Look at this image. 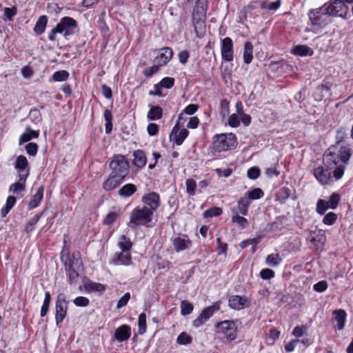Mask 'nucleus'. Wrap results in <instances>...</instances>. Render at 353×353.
<instances>
[{"label":"nucleus","instance_id":"obj_50","mask_svg":"<svg viewBox=\"0 0 353 353\" xmlns=\"http://www.w3.org/2000/svg\"><path fill=\"white\" fill-rule=\"evenodd\" d=\"M223 212L222 209L219 207H214L205 210L203 213V216L205 218H212L213 216H219Z\"/></svg>","mask_w":353,"mask_h":353},{"label":"nucleus","instance_id":"obj_9","mask_svg":"<svg viewBox=\"0 0 353 353\" xmlns=\"http://www.w3.org/2000/svg\"><path fill=\"white\" fill-rule=\"evenodd\" d=\"M184 121L177 120L170 134V140L176 145H181L189 134L188 130L183 128Z\"/></svg>","mask_w":353,"mask_h":353},{"label":"nucleus","instance_id":"obj_32","mask_svg":"<svg viewBox=\"0 0 353 353\" xmlns=\"http://www.w3.org/2000/svg\"><path fill=\"white\" fill-rule=\"evenodd\" d=\"M39 137V132L32 130L29 128L26 129V131L22 134L19 137V144L21 145L32 139L37 138Z\"/></svg>","mask_w":353,"mask_h":353},{"label":"nucleus","instance_id":"obj_15","mask_svg":"<svg viewBox=\"0 0 353 353\" xmlns=\"http://www.w3.org/2000/svg\"><path fill=\"white\" fill-rule=\"evenodd\" d=\"M172 244L174 249L176 252H180L181 251L188 250L192 247V241L185 234L174 237L172 239Z\"/></svg>","mask_w":353,"mask_h":353},{"label":"nucleus","instance_id":"obj_30","mask_svg":"<svg viewBox=\"0 0 353 353\" xmlns=\"http://www.w3.org/2000/svg\"><path fill=\"white\" fill-rule=\"evenodd\" d=\"M282 258L278 253L268 254L265 258V264L270 267H277L282 263Z\"/></svg>","mask_w":353,"mask_h":353},{"label":"nucleus","instance_id":"obj_19","mask_svg":"<svg viewBox=\"0 0 353 353\" xmlns=\"http://www.w3.org/2000/svg\"><path fill=\"white\" fill-rule=\"evenodd\" d=\"M29 173L19 174V181L10 185L9 188L10 192H12L14 194H18L25 190L26 181L28 178Z\"/></svg>","mask_w":353,"mask_h":353},{"label":"nucleus","instance_id":"obj_43","mask_svg":"<svg viewBox=\"0 0 353 353\" xmlns=\"http://www.w3.org/2000/svg\"><path fill=\"white\" fill-rule=\"evenodd\" d=\"M232 222L238 224L242 228H244L248 225V220L243 216L239 215L236 211H233Z\"/></svg>","mask_w":353,"mask_h":353},{"label":"nucleus","instance_id":"obj_16","mask_svg":"<svg viewBox=\"0 0 353 353\" xmlns=\"http://www.w3.org/2000/svg\"><path fill=\"white\" fill-rule=\"evenodd\" d=\"M249 301L245 296L232 295L228 300L230 308L235 310H241L248 305Z\"/></svg>","mask_w":353,"mask_h":353},{"label":"nucleus","instance_id":"obj_35","mask_svg":"<svg viewBox=\"0 0 353 353\" xmlns=\"http://www.w3.org/2000/svg\"><path fill=\"white\" fill-rule=\"evenodd\" d=\"M48 23V18L45 15L41 16L37 20L34 30L37 34H41L44 32Z\"/></svg>","mask_w":353,"mask_h":353},{"label":"nucleus","instance_id":"obj_14","mask_svg":"<svg viewBox=\"0 0 353 353\" xmlns=\"http://www.w3.org/2000/svg\"><path fill=\"white\" fill-rule=\"evenodd\" d=\"M221 54L223 61L230 62L234 59V46L231 38L225 37L221 41Z\"/></svg>","mask_w":353,"mask_h":353},{"label":"nucleus","instance_id":"obj_8","mask_svg":"<svg viewBox=\"0 0 353 353\" xmlns=\"http://www.w3.org/2000/svg\"><path fill=\"white\" fill-rule=\"evenodd\" d=\"M325 14L332 17L346 18L348 7L342 0H334L331 3L323 5Z\"/></svg>","mask_w":353,"mask_h":353},{"label":"nucleus","instance_id":"obj_64","mask_svg":"<svg viewBox=\"0 0 353 353\" xmlns=\"http://www.w3.org/2000/svg\"><path fill=\"white\" fill-rule=\"evenodd\" d=\"M199 123V119L196 117H192L190 118L187 127L191 129H195L198 127Z\"/></svg>","mask_w":353,"mask_h":353},{"label":"nucleus","instance_id":"obj_59","mask_svg":"<svg viewBox=\"0 0 353 353\" xmlns=\"http://www.w3.org/2000/svg\"><path fill=\"white\" fill-rule=\"evenodd\" d=\"M130 299V294L126 292L118 301L117 308L119 309L125 306Z\"/></svg>","mask_w":353,"mask_h":353},{"label":"nucleus","instance_id":"obj_29","mask_svg":"<svg viewBox=\"0 0 353 353\" xmlns=\"http://www.w3.org/2000/svg\"><path fill=\"white\" fill-rule=\"evenodd\" d=\"M131 261L130 250H121L117 257L113 259L114 263L120 265H128Z\"/></svg>","mask_w":353,"mask_h":353},{"label":"nucleus","instance_id":"obj_60","mask_svg":"<svg viewBox=\"0 0 353 353\" xmlns=\"http://www.w3.org/2000/svg\"><path fill=\"white\" fill-rule=\"evenodd\" d=\"M73 302L77 306L79 307H85L89 304L88 299L84 296H78Z\"/></svg>","mask_w":353,"mask_h":353},{"label":"nucleus","instance_id":"obj_39","mask_svg":"<svg viewBox=\"0 0 353 353\" xmlns=\"http://www.w3.org/2000/svg\"><path fill=\"white\" fill-rule=\"evenodd\" d=\"M192 342V336L185 332H183L179 334L176 338V343L181 345H188Z\"/></svg>","mask_w":353,"mask_h":353},{"label":"nucleus","instance_id":"obj_52","mask_svg":"<svg viewBox=\"0 0 353 353\" xmlns=\"http://www.w3.org/2000/svg\"><path fill=\"white\" fill-rule=\"evenodd\" d=\"M260 277L263 280H269L274 277L275 272L269 268H264L259 273Z\"/></svg>","mask_w":353,"mask_h":353},{"label":"nucleus","instance_id":"obj_62","mask_svg":"<svg viewBox=\"0 0 353 353\" xmlns=\"http://www.w3.org/2000/svg\"><path fill=\"white\" fill-rule=\"evenodd\" d=\"M281 332L277 329L273 327L271 328L269 331L268 339L272 341V343H274L276 339H278L280 336Z\"/></svg>","mask_w":353,"mask_h":353},{"label":"nucleus","instance_id":"obj_13","mask_svg":"<svg viewBox=\"0 0 353 353\" xmlns=\"http://www.w3.org/2000/svg\"><path fill=\"white\" fill-rule=\"evenodd\" d=\"M323 6L315 10H311L308 12V17L312 26L321 28L327 24Z\"/></svg>","mask_w":353,"mask_h":353},{"label":"nucleus","instance_id":"obj_41","mask_svg":"<svg viewBox=\"0 0 353 353\" xmlns=\"http://www.w3.org/2000/svg\"><path fill=\"white\" fill-rule=\"evenodd\" d=\"M142 201L144 204L143 206L150 208L152 209V212H153L154 210V192H150L145 194L142 197Z\"/></svg>","mask_w":353,"mask_h":353},{"label":"nucleus","instance_id":"obj_26","mask_svg":"<svg viewBox=\"0 0 353 353\" xmlns=\"http://www.w3.org/2000/svg\"><path fill=\"white\" fill-rule=\"evenodd\" d=\"M243 61L250 64L253 59V45L250 41H246L243 48Z\"/></svg>","mask_w":353,"mask_h":353},{"label":"nucleus","instance_id":"obj_58","mask_svg":"<svg viewBox=\"0 0 353 353\" xmlns=\"http://www.w3.org/2000/svg\"><path fill=\"white\" fill-rule=\"evenodd\" d=\"M26 150L30 156H35L37 153L38 145L35 143H29L26 145Z\"/></svg>","mask_w":353,"mask_h":353},{"label":"nucleus","instance_id":"obj_23","mask_svg":"<svg viewBox=\"0 0 353 353\" xmlns=\"http://www.w3.org/2000/svg\"><path fill=\"white\" fill-rule=\"evenodd\" d=\"M43 191L44 189L43 186H41L37 189V192L32 196L28 203V207L30 209L35 208L39 205L43 199Z\"/></svg>","mask_w":353,"mask_h":353},{"label":"nucleus","instance_id":"obj_34","mask_svg":"<svg viewBox=\"0 0 353 353\" xmlns=\"http://www.w3.org/2000/svg\"><path fill=\"white\" fill-rule=\"evenodd\" d=\"M82 265L83 263L79 252H73L69 260L68 266L70 268L81 269Z\"/></svg>","mask_w":353,"mask_h":353},{"label":"nucleus","instance_id":"obj_45","mask_svg":"<svg viewBox=\"0 0 353 353\" xmlns=\"http://www.w3.org/2000/svg\"><path fill=\"white\" fill-rule=\"evenodd\" d=\"M50 301H51L50 294L49 292H46L45 293V299L43 301V303L41 308V316H45L47 314L48 310H49Z\"/></svg>","mask_w":353,"mask_h":353},{"label":"nucleus","instance_id":"obj_27","mask_svg":"<svg viewBox=\"0 0 353 353\" xmlns=\"http://www.w3.org/2000/svg\"><path fill=\"white\" fill-rule=\"evenodd\" d=\"M333 314L335 315V321L337 323L338 330H343L346 321V312L343 310H336L333 312Z\"/></svg>","mask_w":353,"mask_h":353},{"label":"nucleus","instance_id":"obj_46","mask_svg":"<svg viewBox=\"0 0 353 353\" xmlns=\"http://www.w3.org/2000/svg\"><path fill=\"white\" fill-rule=\"evenodd\" d=\"M85 288L88 291L102 292L105 290L103 285L94 282L86 283L85 284Z\"/></svg>","mask_w":353,"mask_h":353},{"label":"nucleus","instance_id":"obj_61","mask_svg":"<svg viewBox=\"0 0 353 353\" xmlns=\"http://www.w3.org/2000/svg\"><path fill=\"white\" fill-rule=\"evenodd\" d=\"M306 330L305 326H296L292 331V335L297 338L301 337L306 332Z\"/></svg>","mask_w":353,"mask_h":353},{"label":"nucleus","instance_id":"obj_24","mask_svg":"<svg viewBox=\"0 0 353 353\" xmlns=\"http://www.w3.org/2000/svg\"><path fill=\"white\" fill-rule=\"evenodd\" d=\"M291 52L292 54L301 57L312 56L314 53L313 50L310 47L305 45L295 46Z\"/></svg>","mask_w":353,"mask_h":353},{"label":"nucleus","instance_id":"obj_49","mask_svg":"<svg viewBox=\"0 0 353 353\" xmlns=\"http://www.w3.org/2000/svg\"><path fill=\"white\" fill-rule=\"evenodd\" d=\"M340 201V195L336 192L332 193L327 202H329L330 208L332 210L336 209Z\"/></svg>","mask_w":353,"mask_h":353},{"label":"nucleus","instance_id":"obj_37","mask_svg":"<svg viewBox=\"0 0 353 353\" xmlns=\"http://www.w3.org/2000/svg\"><path fill=\"white\" fill-rule=\"evenodd\" d=\"M264 193L263 190L259 188H256L250 191L247 192L244 196H245L251 201L253 200L259 199L263 197Z\"/></svg>","mask_w":353,"mask_h":353},{"label":"nucleus","instance_id":"obj_47","mask_svg":"<svg viewBox=\"0 0 353 353\" xmlns=\"http://www.w3.org/2000/svg\"><path fill=\"white\" fill-rule=\"evenodd\" d=\"M193 310V305L188 301H182L181 303V312L183 316L190 314Z\"/></svg>","mask_w":353,"mask_h":353},{"label":"nucleus","instance_id":"obj_40","mask_svg":"<svg viewBox=\"0 0 353 353\" xmlns=\"http://www.w3.org/2000/svg\"><path fill=\"white\" fill-rule=\"evenodd\" d=\"M281 6V1L279 0L274 2H269L268 1H261L260 2V6L262 9L268 10L271 11L276 10Z\"/></svg>","mask_w":353,"mask_h":353},{"label":"nucleus","instance_id":"obj_57","mask_svg":"<svg viewBox=\"0 0 353 353\" xmlns=\"http://www.w3.org/2000/svg\"><path fill=\"white\" fill-rule=\"evenodd\" d=\"M118 216V213L115 212H111L108 213L107 216L104 218L103 223L105 225H110L116 221Z\"/></svg>","mask_w":353,"mask_h":353},{"label":"nucleus","instance_id":"obj_55","mask_svg":"<svg viewBox=\"0 0 353 353\" xmlns=\"http://www.w3.org/2000/svg\"><path fill=\"white\" fill-rule=\"evenodd\" d=\"M240 116L237 114H232L228 117V123L230 127L237 128L240 125Z\"/></svg>","mask_w":353,"mask_h":353},{"label":"nucleus","instance_id":"obj_11","mask_svg":"<svg viewBox=\"0 0 353 353\" xmlns=\"http://www.w3.org/2000/svg\"><path fill=\"white\" fill-rule=\"evenodd\" d=\"M326 166H318L313 170V174L316 179L321 185H328L334 181V174L332 175L331 170Z\"/></svg>","mask_w":353,"mask_h":353},{"label":"nucleus","instance_id":"obj_56","mask_svg":"<svg viewBox=\"0 0 353 353\" xmlns=\"http://www.w3.org/2000/svg\"><path fill=\"white\" fill-rule=\"evenodd\" d=\"M260 169L258 167H252L248 169L247 176L250 179L255 180L260 176Z\"/></svg>","mask_w":353,"mask_h":353},{"label":"nucleus","instance_id":"obj_5","mask_svg":"<svg viewBox=\"0 0 353 353\" xmlns=\"http://www.w3.org/2000/svg\"><path fill=\"white\" fill-rule=\"evenodd\" d=\"M206 7V4L199 0L193 10L192 21L194 26V31L198 37H202V34L205 30Z\"/></svg>","mask_w":353,"mask_h":353},{"label":"nucleus","instance_id":"obj_48","mask_svg":"<svg viewBox=\"0 0 353 353\" xmlns=\"http://www.w3.org/2000/svg\"><path fill=\"white\" fill-rule=\"evenodd\" d=\"M69 73L66 70H60L55 72L52 75V79L54 81H63L68 79Z\"/></svg>","mask_w":353,"mask_h":353},{"label":"nucleus","instance_id":"obj_20","mask_svg":"<svg viewBox=\"0 0 353 353\" xmlns=\"http://www.w3.org/2000/svg\"><path fill=\"white\" fill-rule=\"evenodd\" d=\"M123 181V179H119V176L110 173L109 177L103 182V188L106 191L112 190L119 185Z\"/></svg>","mask_w":353,"mask_h":353},{"label":"nucleus","instance_id":"obj_25","mask_svg":"<svg viewBox=\"0 0 353 353\" xmlns=\"http://www.w3.org/2000/svg\"><path fill=\"white\" fill-rule=\"evenodd\" d=\"M137 190V188L135 185L132 183H128L119 190L118 194L121 197H130L134 194Z\"/></svg>","mask_w":353,"mask_h":353},{"label":"nucleus","instance_id":"obj_42","mask_svg":"<svg viewBox=\"0 0 353 353\" xmlns=\"http://www.w3.org/2000/svg\"><path fill=\"white\" fill-rule=\"evenodd\" d=\"M338 219V216L336 213L330 212L324 215L322 223L326 225H333Z\"/></svg>","mask_w":353,"mask_h":353},{"label":"nucleus","instance_id":"obj_10","mask_svg":"<svg viewBox=\"0 0 353 353\" xmlns=\"http://www.w3.org/2000/svg\"><path fill=\"white\" fill-rule=\"evenodd\" d=\"M56 314L55 320L57 325L62 322L66 316L68 311V302L66 301V296L63 293L58 294L55 303Z\"/></svg>","mask_w":353,"mask_h":353},{"label":"nucleus","instance_id":"obj_2","mask_svg":"<svg viewBox=\"0 0 353 353\" xmlns=\"http://www.w3.org/2000/svg\"><path fill=\"white\" fill-rule=\"evenodd\" d=\"M77 28V22L75 19L69 17H63L59 23L50 31L48 39L54 41L57 34H63L64 37L73 34Z\"/></svg>","mask_w":353,"mask_h":353},{"label":"nucleus","instance_id":"obj_28","mask_svg":"<svg viewBox=\"0 0 353 353\" xmlns=\"http://www.w3.org/2000/svg\"><path fill=\"white\" fill-rule=\"evenodd\" d=\"M250 205V201L245 196H241L237 201V208L239 212L246 216L248 213V208Z\"/></svg>","mask_w":353,"mask_h":353},{"label":"nucleus","instance_id":"obj_63","mask_svg":"<svg viewBox=\"0 0 353 353\" xmlns=\"http://www.w3.org/2000/svg\"><path fill=\"white\" fill-rule=\"evenodd\" d=\"M313 288L315 291L319 292H324L327 288V282L325 281H321L314 284Z\"/></svg>","mask_w":353,"mask_h":353},{"label":"nucleus","instance_id":"obj_33","mask_svg":"<svg viewBox=\"0 0 353 353\" xmlns=\"http://www.w3.org/2000/svg\"><path fill=\"white\" fill-rule=\"evenodd\" d=\"M134 164L138 168H143L146 163V157L143 151L137 150L134 152Z\"/></svg>","mask_w":353,"mask_h":353},{"label":"nucleus","instance_id":"obj_18","mask_svg":"<svg viewBox=\"0 0 353 353\" xmlns=\"http://www.w3.org/2000/svg\"><path fill=\"white\" fill-rule=\"evenodd\" d=\"M131 336V328L127 325H122L116 329L114 334L115 340L123 342L127 341Z\"/></svg>","mask_w":353,"mask_h":353},{"label":"nucleus","instance_id":"obj_6","mask_svg":"<svg viewBox=\"0 0 353 353\" xmlns=\"http://www.w3.org/2000/svg\"><path fill=\"white\" fill-rule=\"evenodd\" d=\"M238 320H225L215 325L216 333L224 335L229 341L235 340L238 332Z\"/></svg>","mask_w":353,"mask_h":353},{"label":"nucleus","instance_id":"obj_1","mask_svg":"<svg viewBox=\"0 0 353 353\" xmlns=\"http://www.w3.org/2000/svg\"><path fill=\"white\" fill-rule=\"evenodd\" d=\"M351 155V148L348 145H332L325 152L324 165L330 168H334L335 180H339L343 176Z\"/></svg>","mask_w":353,"mask_h":353},{"label":"nucleus","instance_id":"obj_36","mask_svg":"<svg viewBox=\"0 0 353 353\" xmlns=\"http://www.w3.org/2000/svg\"><path fill=\"white\" fill-rule=\"evenodd\" d=\"M199 106L197 104H190L185 108V109L179 114L178 120L179 121H185L183 119V114L192 115L194 114L199 109Z\"/></svg>","mask_w":353,"mask_h":353},{"label":"nucleus","instance_id":"obj_7","mask_svg":"<svg viewBox=\"0 0 353 353\" xmlns=\"http://www.w3.org/2000/svg\"><path fill=\"white\" fill-rule=\"evenodd\" d=\"M111 173L124 179L130 172V165L127 159L123 155H115L110 163Z\"/></svg>","mask_w":353,"mask_h":353},{"label":"nucleus","instance_id":"obj_38","mask_svg":"<svg viewBox=\"0 0 353 353\" xmlns=\"http://www.w3.org/2000/svg\"><path fill=\"white\" fill-rule=\"evenodd\" d=\"M330 208L329 202L324 199H319L316 202V212L319 215H324L325 212Z\"/></svg>","mask_w":353,"mask_h":353},{"label":"nucleus","instance_id":"obj_44","mask_svg":"<svg viewBox=\"0 0 353 353\" xmlns=\"http://www.w3.org/2000/svg\"><path fill=\"white\" fill-rule=\"evenodd\" d=\"M132 244L130 239L125 235H122L119 241V247L121 250H130Z\"/></svg>","mask_w":353,"mask_h":353},{"label":"nucleus","instance_id":"obj_22","mask_svg":"<svg viewBox=\"0 0 353 353\" xmlns=\"http://www.w3.org/2000/svg\"><path fill=\"white\" fill-rule=\"evenodd\" d=\"M309 239L314 245H317L318 243H323L325 241V232L323 230L310 231Z\"/></svg>","mask_w":353,"mask_h":353},{"label":"nucleus","instance_id":"obj_31","mask_svg":"<svg viewBox=\"0 0 353 353\" xmlns=\"http://www.w3.org/2000/svg\"><path fill=\"white\" fill-rule=\"evenodd\" d=\"M28 167V161L26 157L23 155H19L17 157L15 163L14 168L19 172V174H23V172Z\"/></svg>","mask_w":353,"mask_h":353},{"label":"nucleus","instance_id":"obj_3","mask_svg":"<svg viewBox=\"0 0 353 353\" xmlns=\"http://www.w3.org/2000/svg\"><path fill=\"white\" fill-rule=\"evenodd\" d=\"M237 144L236 137L233 133L215 134L212 138L213 149L218 152L230 150Z\"/></svg>","mask_w":353,"mask_h":353},{"label":"nucleus","instance_id":"obj_21","mask_svg":"<svg viewBox=\"0 0 353 353\" xmlns=\"http://www.w3.org/2000/svg\"><path fill=\"white\" fill-rule=\"evenodd\" d=\"M174 83V79L172 77H164L158 84H156V96H163L161 88H164L170 89L172 88Z\"/></svg>","mask_w":353,"mask_h":353},{"label":"nucleus","instance_id":"obj_4","mask_svg":"<svg viewBox=\"0 0 353 353\" xmlns=\"http://www.w3.org/2000/svg\"><path fill=\"white\" fill-rule=\"evenodd\" d=\"M153 212L150 208L143 206L134 209L130 214L128 227L135 228L140 225H146L152 219Z\"/></svg>","mask_w":353,"mask_h":353},{"label":"nucleus","instance_id":"obj_51","mask_svg":"<svg viewBox=\"0 0 353 353\" xmlns=\"http://www.w3.org/2000/svg\"><path fill=\"white\" fill-rule=\"evenodd\" d=\"M139 333L142 334L146 330V316L145 313H141L138 319Z\"/></svg>","mask_w":353,"mask_h":353},{"label":"nucleus","instance_id":"obj_17","mask_svg":"<svg viewBox=\"0 0 353 353\" xmlns=\"http://www.w3.org/2000/svg\"><path fill=\"white\" fill-rule=\"evenodd\" d=\"M173 52L170 48H163L157 52L156 63L158 66H163L167 64L172 59Z\"/></svg>","mask_w":353,"mask_h":353},{"label":"nucleus","instance_id":"obj_12","mask_svg":"<svg viewBox=\"0 0 353 353\" xmlns=\"http://www.w3.org/2000/svg\"><path fill=\"white\" fill-rule=\"evenodd\" d=\"M220 301H217L212 305L203 309L200 313L199 316L193 321V325L195 327H199L204 324L216 311L220 310Z\"/></svg>","mask_w":353,"mask_h":353},{"label":"nucleus","instance_id":"obj_53","mask_svg":"<svg viewBox=\"0 0 353 353\" xmlns=\"http://www.w3.org/2000/svg\"><path fill=\"white\" fill-rule=\"evenodd\" d=\"M187 193L193 196L195 194V189L196 187V181L192 179H189L185 182Z\"/></svg>","mask_w":353,"mask_h":353},{"label":"nucleus","instance_id":"obj_54","mask_svg":"<svg viewBox=\"0 0 353 353\" xmlns=\"http://www.w3.org/2000/svg\"><path fill=\"white\" fill-rule=\"evenodd\" d=\"M40 218L39 215H34L32 218H31L28 222L26 225V230L27 232H30L34 228V226L37 225L39 219Z\"/></svg>","mask_w":353,"mask_h":353}]
</instances>
